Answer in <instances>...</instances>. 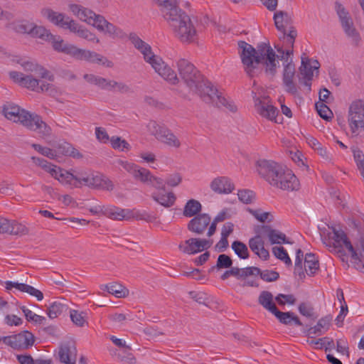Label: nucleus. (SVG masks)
<instances>
[{"mask_svg":"<svg viewBox=\"0 0 364 364\" xmlns=\"http://www.w3.org/2000/svg\"><path fill=\"white\" fill-rule=\"evenodd\" d=\"M30 36L50 42L53 50L68 55L77 60H84L92 63L101 64L107 68H112L113 63L100 54L89 50L77 48L76 46L65 43L60 36L53 35L45 26L33 23Z\"/></svg>","mask_w":364,"mask_h":364,"instance_id":"f257e3e1","label":"nucleus"},{"mask_svg":"<svg viewBox=\"0 0 364 364\" xmlns=\"http://www.w3.org/2000/svg\"><path fill=\"white\" fill-rule=\"evenodd\" d=\"M156 2L176 37L183 43L193 42L196 30L190 16L178 7L176 0H156Z\"/></svg>","mask_w":364,"mask_h":364,"instance_id":"f03ea898","label":"nucleus"},{"mask_svg":"<svg viewBox=\"0 0 364 364\" xmlns=\"http://www.w3.org/2000/svg\"><path fill=\"white\" fill-rule=\"evenodd\" d=\"M177 68L181 79L189 90L198 95L205 102H211L213 83L206 79L197 68L189 60L181 58L177 61Z\"/></svg>","mask_w":364,"mask_h":364,"instance_id":"7ed1b4c3","label":"nucleus"},{"mask_svg":"<svg viewBox=\"0 0 364 364\" xmlns=\"http://www.w3.org/2000/svg\"><path fill=\"white\" fill-rule=\"evenodd\" d=\"M3 112L8 119L20 123L28 130L37 132L42 137L49 136L52 134L50 127L36 112H31L12 104L4 105Z\"/></svg>","mask_w":364,"mask_h":364,"instance_id":"20e7f679","label":"nucleus"},{"mask_svg":"<svg viewBox=\"0 0 364 364\" xmlns=\"http://www.w3.org/2000/svg\"><path fill=\"white\" fill-rule=\"evenodd\" d=\"M240 49V56L245 71L250 77L255 76V70L258 68L262 60L255 51V48L244 41L237 43Z\"/></svg>","mask_w":364,"mask_h":364,"instance_id":"39448f33","label":"nucleus"},{"mask_svg":"<svg viewBox=\"0 0 364 364\" xmlns=\"http://www.w3.org/2000/svg\"><path fill=\"white\" fill-rule=\"evenodd\" d=\"M332 232L328 234V242L324 243L333 247L335 251L341 255H346L343 247H345L353 257L356 256V249L353 246L346 232L341 229L332 227Z\"/></svg>","mask_w":364,"mask_h":364,"instance_id":"423d86ee","label":"nucleus"},{"mask_svg":"<svg viewBox=\"0 0 364 364\" xmlns=\"http://www.w3.org/2000/svg\"><path fill=\"white\" fill-rule=\"evenodd\" d=\"M348 122L351 132L355 136L364 133V102L353 101L349 107Z\"/></svg>","mask_w":364,"mask_h":364,"instance_id":"0eeeda50","label":"nucleus"},{"mask_svg":"<svg viewBox=\"0 0 364 364\" xmlns=\"http://www.w3.org/2000/svg\"><path fill=\"white\" fill-rule=\"evenodd\" d=\"M151 133L159 141L175 148L181 146L179 139L165 125H160L155 121H151L148 124Z\"/></svg>","mask_w":364,"mask_h":364,"instance_id":"6e6552de","label":"nucleus"},{"mask_svg":"<svg viewBox=\"0 0 364 364\" xmlns=\"http://www.w3.org/2000/svg\"><path fill=\"white\" fill-rule=\"evenodd\" d=\"M3 342L15 350H26L34 343L35 337L28 331H23L21 333L2 338Z\"/></svg>","mask_w":364,"mask_h":364,"instance_id":"1a4fd4ad","label":"nucleus"},{"mask_svg":"<svg viewBox=\"0 0 364 364\" xmlns=\"http://www.w3.org/2000/svg\"><path fill=\"white\" fill-rule=\"evenodd\" d=\"M258 173L272 186L283 168L278 163L271 160H259L257 161Z\"/></svg>","mask_w":364,"mask_h":364,"instance_id":"9d476101","label":"nucleus"},{"mask_svg":"<svg viewBox=\"0 0 364 364\" xmlns=\"http://www.w3.org/2000/svg\"><path fill=\"white\" fill-rule=\"evenodd\" d=\"M272 186L284 191H293L299 188L300 183L291 170L282 168L274 182H272Z\"/></svg>","mask_w":364,"mask_h":364,"instance_id":"9b49d317","label":"nucleus"},{"mask_svg":"<svg viewBox=\"0 0 364 364\" xmlns=\"http://www.w3.org/2000/svg\"><path fill=\"white\" fill-rule=\"evenodd\" d=\"M212 244L213 240H211L191 237L181 242L178 245V249L184 254L194 255L208 250Z\"/></svg>","mask_w":364,"mask_h":364,"instance_id":"f8f14e48","label":"nucleus"},{"mask_svg":"<svg viewBox=\"0 0 364 364\" xmlns=\"http://www.w3.org/2000/svg\"><path fill=\"white\" fill-rule=\"evenodd\" d=\"M252 98L255 102V107L257 112L263 117H265L269 120H274L277 122L276 117L279 114L278 109L272 105H269L264 100H268V97H264L263 100L257 96V93L254 91L252 92Z\"/></svg>","mask_w":364,"mask_h":364,"instance_id":"ddd939ff","label":"nucleus"},{"mask_svg":"<svg viewBox=\"0 0 364 364\" xmlns=\"http://www.w3.org/2000/svg\"><path fill=\"white\" fill-rule=\"evenodd\" d=\"M295 72V65L292 59H290L289 62H287V63H284L282 75L283 84L285 86L286 92L293 95H296L298 93L297 86L293 80Z\"/></svg>","mask_w":364,"mask_h":364,"instance_id":"4468645a","label":"nucleus"},{"mask_svg":"<svg viewBox=\"0 0 364 364\" xmlns=\"http://www.w3.org/2000/svg\"><path fill=\"white\" fill-rule=\"evenodd\" d=\"M63 29L68 30L70 33H75L79 38L85 39L88 41L99 43V39L94 33H91L85 26L78 23L71 17H70Z\"/></svg>","mask_w":364,"mask_h":364,"instance_id":"2eb2a0df","label":"nucleus"},{"mask_svg":"<svg viewBox=\"0 0 364 364\" xmlns=\"http://www.w3.org/2000/svg\"><path fill=\"white\" fill-rule=\"evenodd\" d=\"M331 321L332 316L327 315L320 318L314 326L306 324L301 332L309 338H313L311 335L321 336L329 329Z\"/></svg>","mask_w":364,"mask_h":364,"instance_id":"dca6fc26","label":"nucleus"},{"mask_svg":"<svg viewBox=\"0 0 364 364\" xmlns=\"http://www.w3.org/2000/svg\"><path fill=\"white\" fill-rule=\"evenodd\" d=\"M73 172L66 171L65 173H61L60 176L65 179L66 183H69L75 188H80L81 186H85V183H89L92 171H73Z\"/></svg>","mask_w":364,"mask_h":364,"instance_id":"f3484780","label":"nucleus"},{"mask_svg":"<svg viewBox=\"0 0 364 364\" xmlns=\"http://www.w3.org/2000/svg\"><path fill=\"white\" fill-rule=\"evenodd\" d=\"M59 360L65 364H75L77 348L73 341H70L60 344L58 351Z\"/></svg>","mask_w":364,"mask_h":364,"instance_id":"a211bd4d","label":"nucleus"},{"mask_svg":"<svg viewBox=\"0 0 364 364\" xmlns=\"http://www.w3.org/2000/svg\"><path fill=\"white\" fill-rule=\"evenodd\" d=\"M41 15L54 26L63 29L70 18L65 13L55 11L49 7L41 9Z\"/></svg>","mask_w":364,"mask_h":364,"instance_id":"6ab92c4d","label":"nucleus"},{"mask_svg":"<svg viewBox=\"0 0 364 364\" xmlns=\"http://www.w3.org/2000/svg\"><path fill=\"white\" fill-rule=\"evenodd\" d=\"M210 216L208 213H202L193 217L188 223V230L197 235H202L210 223Z\"/></svg>","mask_w":364,"mask_h":364,"instance_id":"aec40b11","label":"nucleus"},{"mask_svg":"<svg viewBox=\"0 0 364 364\" xmlns=\"http://www.w3.org/2000/svg\"><path fill=\"white\" fill-rule=\"evenodd\" d=\"M211 190L218 194H229L235 189L231 180L226 176H218L210 183Z\"/></svg>","mask_w":364,"mask_h":364,"instance_id":"412c9836","label":"nucleus"},{"mask_svg":"<svg viewBox=\"0 0 364 364\" xmlns=\"http://www.w3.org/2000/svg\"><path fill=\"white\" fill-rule=\"evenodd\" d=\"M260 234L268 237L271 244H291L289 241L285 234L282 232L272 229L269 225H262L260 227Z\"/></svg>","mask_w":364,"mask_h":364,"instance_id":"4be33fe9","label":"nucleus"},{"mask_svg":"<svg viewBox=\"0 0 364 364\" xmlns=\"http://www.w3.org/2000/svg\"><path fill=\"white\" fill-rule=\"evenodd\" d=\"M5 288L7 290H11L12 288H15L21 292L26 293L30 296L36 297L38 301H41L43 299V294L41 291L27 284L7 281L5 282Z\"/></svg>","mask_w":364,"mask_h":364,"instance_id":"5701e85b","label":"nucleus"},{"mask_svg":"<svg viewBox=\"0 0 364 364\" xmlns=\"http://www.w3.org/2000/svg\"><path fill=\"white\" fill-rule=\"evenodd\" d=\"M85 186L106 191H112L114 188V185L109 178L97 173L95 174L93 172L90 177L89 183H85Z\"/></svg>","mask_w":364,"mask_h":364,"instance_id":"b1692460","label":"nucleus"},{"mask_svg":"<svg viewBox=\"0 0 364 364\" xmlns=\"http://www.w3.org/2000/svg\"><path fill=\"white\" fill-rule=\"evenodd\" d=\"M54 150L56 151V157L58 155H63L77 159L83 158V154L75 149L70 143L67 141L58 143L55 146Z\"/></svg>","mask_w":364,"mask_h":364,"instance_id":"393cba45","label":"nucleus"},{"mask_svg":"<svg viewBox=\"0 0 364 364\" xmlns=\"http://www.w3.org/2000/svg\"><path fill=\"white\" fill-rule=\"evenodd\" d=\"M213 91H209L210 94L213 93V100L211 102H206L207 104H213L218 107H225L228 108L232 112L237 111V107L228 102V100L219 93L218 89L213 85Z\"/></svg>","mask_w":364,"mask_h":364,"instance_id":"a878e982","label":"nucleus"},{"mask_svg":"<svg viewBox=\"0 0 364 364\" xmlns=\"http://www.w3.org/2000/svg\"><path fill=\"white\" fill-rule=\"evenodd\" d=\"M279 323L286 326H304L300 318L292 311L282 312L279 310L274 315Z\"/></svg>","mask_w":364,"mask_h":364,"instance_id":"bb28decb","label":"nucleus"},{"mask_svg":"<svg viewBox=\"0 0 364 364\" xmlns=\"http://www.w3.org/2000/svg\"><path fill=\"white\" fill-rule=\"evenodd\" d=\"M258 303L274 315L279 310L274 302L273 295L270 291H262L258 297Z\"/></svg>","mask_w":364,"mask_h":364,"instance_id":"cd10ccee","label":"nucleus"},{"mask_svg":"<svg viewBox=\"0 0 364 364\" xmlns=\"http://www.w3.org/2000/svg\"><path fill=\"white\" fill-rule=\"evenodd\" d=\"M304 269L307 275L313 277L319 269V261L314 253H306L304 257Z\"/></svg>","mask_w":364,"mask_h":364,"instance_id":"c85d7f7f","label":"nucleus"},{"mask_svg":"<svg viewBox=\"0 0 364 364\" xmlns=\"http://www.w3.org/2000/svg\"><path fill=\"white\" fill-rule=\"evenodd\" d=\"M129 38L134 48L139 50L146 59L147 54L151 53L152 49L150 45L142 41L135 33H131Z\"/></svg>","mask_w":364,"mask_h":364,"instance_id":"c756f323","label":"nucleus"},{"mask_svg":"<svg viewBox=\"0 0 364 364\" xmlns=\"http://www.w3.org/2000/svg\"><path fill=\"white\" fill-rule=\"evenodd\" d=\"M276 58L277 54L274 51L264 56V59H262L260 63V64H262L264 66L265 73L272 77L277 73V65L278 62H277Z\"/></svg>","mask_w":364,"mask_h":364,"instance_id":"7c9ffc66","label":"nucleus"},{"mask_svg":"<svg viewBox=\"0 0 364 364\" xmlns=\"http://www.w3.org/2000/svg\"><path fill=\"white\" fill-rule=\"evenodd\" d=\"M202 205L196 199L188 200L183 208V214L185 217L191 218L201 214Z\"/></svg>","mask_w":364,"mask_h":364,"instance_id":"2f4dec72","label":"nucleus"},{"mask_svg":"<svg viewBox=\"0 0 364 364\" xmlns=\"http://www.w3.org/2000/svg\"><path fill=\"white\" fill-rule=\"evenodd\" d=\"M151 198L161 205L165 208H170L174 205L176 196L173 192L161 195L152 193Z\"/></svg>","mask_w":364,"mask_h":364,"instance_id":"473e14b6","label":"nucleus"},{"mask_svg":"<svg viewBox=\"0 0 364 364\" xmlns=\"http://www.w3.org/2000/svg\"><path fill=\"white\" fill-rule=\"evenodd\" d=\"M298 311L301 315L305 316L311 321H315L318 317L314 307L309 302L300 303L298 306Z\"/></svg>","mask_w":364,"mask_h":364,"instance_id":"72a5a7b5","label":"nucleus"},{"mask_svg":"<svg viewBox=\"0 0 364 364\" xmlns=\"http://www.w3.org/2000/svg\"><path fill=\"white\" fill-rule=\"evenodd\" d=\"M348 224L353 230L357 231L359 242L364 240V218H355L353 216L348 218Z\"/></svg>","mask_w":364,"mask_h":364,"instance_id":"f704fd0d","label":"nucleus"},{"mask_svg":"<svg viewBox=\"0 0 364 364\" xmlns=\"http://www.w3.org/2000/svg\"><path fill=\"white\" fill-rule=\"evenodd\" d=\"M107 291L117 298H124L128 296L129 290L123 285L113 282L105 285Z\"/></svg>","mask_w":364,"mask_h":364,"instance_id":"c9c22d12","label":"nucleus"},{"mask_svg":"<svg viewBox=\"0 0 364 364\" xmlns=\"http://www.w3.org/2000/svg\"><path fill=\"white\" fill-rule=\"evenodd\" d=\"M68 309V305L58 301H54L48 306L47 309V314L50 318H55L62 313L67 311Z\"/></svg>","mask_w":364,"mask_h":364,"instance_id":"e433bc0d","label":"nucleus"},{"mask_svg":"<svg viewBox=\"0 0 364 364\" xmlns=\"http://www.w3.org/2000/svg\"><path fill=\"white\" fill-rule=\"evenodd\" d=\"M304 138L308 143V144L317 153L321 156L323 158L328 159L327 151L325 147H323L321 144L314 136L311 135L304 136Z\"/></svg>","mask_w":364,"mask_h":364,"instance_id":"4c0bfd02","label":"nucleus"},{"mask_svg":"<svg viewBox=\"0 0 364 364\" xmlns=\"http://www.w3.org/2000/svg\"><path fill=\"white\" fill-rule=\"evenodd\" d=\"M231 247L234 252L242 259L249 258L250 254L247 245L240 240L232 242Z\"/></svg>","mask_w":364,"mask_h":364,"instance_id":"58836bf2","label":"nucleus"},{"mask_svg":"<svg viewBox=\"0 0 364 364\" xmlns=\"http://www.w3.org/2000/svg\"><path fill=\"white\" fill-rule=\"evenodd\" d=\"M105 215L112 220H122L125 218V210L116 206H107L105 208Z\"/></svg>","mask_w":364,"mask_h":364,"instance_id":"ea45409f","label":"nucleus"},{"mask_svg":"<svg viewBox=\"0 0 364 364\" xmlns=\"http://www.w3.org/2000/svg\"><path fill=\"white\" fill-rule=\"evenodd\" d=\"M133 177L134 179L148 185L151 181L152 174L149 169L139 166L137 170L134 171Z\"/></svg>","mask_w":364,"mask_h":364,"instance_id":"a19ab883","label":"nucleus"},{"mask_svg":"<svg viewBox=\"0 0 364 364\" xmlns=\"http://www.w3.org/2000/svg\"><path fill=\"white\" fill-rule=\"evenodd\" d=\"M32 22L27 20H21L11 23L12 29L18 33L30 35V30L33 26Z\"/></svg>","mask_w":364,"mask_h":364,"instance_id":"79ce46f5","label":"nucleus"},{"mask_svg":"<svg viewBox=\"0 0 364 364\" xmlns=\"http://www.w3.org/2000/svg\"><path fill=\"white\" fill-rule=\"evenodd\" d=\"M163 78L175 85L179 82V78L175 72L166 65H164L161 70L158 73Z\"/></svg>","mask_w":364,"mask_h":364,"instance_id":"37998d69","label":"nucleus"},{"mask_svg":"<svg viewBox=\"0 0 364 364\" xmlns=\"http://www.w3.org/2000/svg\"><path fill=\"white\" fill-rule=\"evenodd\" d=\"M272 252L277 259L283 261L287 266L290 267L292 265L291 260L287 250L283 247L276 246L272 247Z\"/></svg>","mask_w":364,"mask_h":364,"instance_id":"c03bdc74","label":"nucleus"},{"mask_svg":"<svg viewBox=\"0 0 364 364\" xmlns=\"http://www.w3.org/2000/svg\"><path fill=\"white\" fill-rule=\"evenodd\" d=\"M316 109L318 112V115L324 120L329 122L332 119L333 117V114L332 111L330 109V108L325 105L324 103L321 102H316Z\"/></svg>","mask_w":364,"mask_h":364,"instance_id":"a18cd8bd","label":"nucleus"},{"mask_svg":"<svg viewBox=\"0 0 364 364\" xmlns=\"http://www.w3.org/2000/svg\"><path fill=\"white\" fill-rule=\"evenodd\" d=\"M299 71L301 74L304 76V78L307 80L308 81H311L313 77V69L309 64V59L301 58V65L299 68Z\"/></svg>","mask_w":364,"mask_h":364,"instance_id":"49530a36","label":"nucleus"},{"mask_svg":"<svg viewBox=\"0 0 364 364\" xmlns=\"http://www.w3.org/2000/svg\"><path fill=\"white\" fill-rule=\"evenodd\" d=\"M146 58V59H144L145 61L150 63L156 73H159L161 70V68L164 66V62L162 59L154 55L152 51L151 53L147 54Z\"/></svg>","mask_w":364,"mask_h":364,"instance_id":"de8ad7c7","label":"nucleus"},{"mask_svg":"<svg viewBox=\"0 0 364 364\" xmlns=\"http://www.w3.org/2000/svg\"><path fill=\"white\" fill-rule=\"evenodd\" d=\"M346 35L350 38L353 41V43L358 46L359 42L361 40L360 36L355 28L354 23H353V26L348 25L343 28H342Z\"/></svg>","mask_w":364,"mask_h":364,"instance_id":"09e8293b","label":"nucleus"},{"mask_svg":"<svg viewBox=\"0 0 364 364\" xmlns=\"http://www.w3.org/2000/svg\"><path fill=\"white\" fill-rule=\"evenodd\" d=\"M238 199L245 204H251L255 199V193L250 189L239 190Z\"/></svg>","mask_w":364,"mask_h":364,"instance_id":"8fccbe9b","label":"nucleus"},{"mask_svg":"<svg viewBox=\"0 0 364 364\" xmlns=\"http://www.w3.org/2000/svg\"><path fill=\"white\" fill-rule=\"evenodd\" d=\"M31 146L41 154L50 159H56V151L54 149L43 146L38 144H32Z\"/></svg>","mask_w":364,"mask_h":364,"instance_id":"3c124183","label":"nucleus"},{"mask_svg":"<svg viewBox=\"0 0 364 364\" xmlns=\"http://www.w3.org/2000/svg\"><path fill=\"white\" fill-rule=\"evenodd\" d=\"M23 80L21 86L33 91L38 92V85L41 81L34 78L32 75H26Z\"/></svg>","mask_w":364,"mask_h":364,"instance_id":"603ef678","label":"nucleus"},{"mask_svg":"<svg viewBox=\"0 0 364 364\" xmlns=\"http://www.w3.org/2000/svg\"><path fill=\"white\" fill-rule=\"evenodd\" d=\"M233 261L231 257L225 254H221L218 256L215 267L218 269H228L232 265Z\"/></svg>","mask_w":364,"mask_h":364,"instance_id":"864d4df0","label":"nucleus"},{"mask_svg":"<svg viewBox=\"0 0 364 364\" xmlns=\"http://www.w3.org/2000/svg\"><path fill=\"white\" fill-rule=\"evenodd\" d=\"M105 32L107 33L112 38H124L126 36V34L121 28L109 22L107 23Z\"/></svg>","mask_w":364,"mask_h":364,"instance_id":"5fc2aeb1","label":"nucleus"},{"mask_svg":"<svg viewBox=\"0 0 364 364\" xmlns=\"http://www.w3.org/2000/svg\"><path fill=\"white\" fill-rule=\"evenodd\" d=\"M112 146L114 149L129 150L130 149L129 144L124 139H122L119 136H112L110 139Z\"/></svg>","mask_w":364,"mask_h":364,"instance_id":"6e6d98bb","label":"nucleus"},{"mask_svg":"<svg viewBox=\"0 0 364 364\" xmlns=\"http://www.w3.org/2000/svg\"><path fill=\"white\" fill-rule=\"evenodd\" d=\"M255 51L262 60L264 57L274 52L273 49L269 45V43L262 42L257 44Z\"/></svg>","mask_w":364,"mask_h":364,"instance_id":"4d7b16f0","label":"nucleus"},{"mask_svg":"<svg viewBox=\"0 0 364 364\" xmlns=\"http://www.w3.org/2000/svg\"><path fill=\"white\" fill-rule=\"evenodd\" d=\"M107 23H108V21L104 16L95 13V16H92V22H90V24L95 26L100 31H105Z\"/></svg>","mask_w":364,"mask_h":364,"instance_id":"13d9d810","label":"nucleus"},{"mask_svg":"<svg viewBox=\"0 0 364 364\" xmlns=\"http://www.w3.org/2000/svg\"><path fill=\"white\" fill-rule=\"evenodd\" d=\"M83 314L84 312L79 313L77 310L70 311V317L71 321L74 324L80 327L84 326V324L86 322Z\"/></svg>","mask_w":364,"mask_h":364,"instance_id":"bf43d9fd","label":"nucleus"},{"mask_svg":"<svg viewBox=\"0 0 364 364\" xmlns=\"http://www.w3.org/2000/svg\"><path fill=\"white\" fill-rule=\"evenodd\" d=\"M28 233V228L23 224L15 220L12 221V225L10 230L11 235H25Z\"/></svg>","mask_w":364,"mask_h":364,"instance_id":"052dcab7","label":"nucleus"},{"mask_svg":"<svg viewBox=\"0 0 364 364\" xmlns=\"http://www.w3.org/2000/svg\"><path fill=\"white\" fill-rule=\"evenodd\" d=\"M248 244L250 250L257 255L262 246L264 245V242L259 235H256L249 240Z\"/></svg>","mask_w":364,"mask_h":364,"instance_id":"680f3d73","label":"nucleus"},{"mask_svg":"<svg viewBox=\"0 0 364 364\" xmlns=\"http://www.w3.org/2000/svg\"><path fill=\"white\" fill-rule=\"evenodd\" d=\"M260 278L267 282H274L279 278V274L276 271L266 269L262 271Z\"/></svg>","mask_w":364,"mask_h":364,"instance_id":"e2e57ef3","label":"nucleus"},{"mask_svg":"<svg viewBox=\"0 0 364 364\" xmlns=\"http://www.w3.org/2000/svg\"><path fill=\"white\" fill-rule=\"evenodd\" d=\"M350 257L356 269L360 272H364V258L362 252H358L356 250V256L353 257L352 255H350Z\"/></svg>","mask_w":364,"mask_h":364,"instance_id":"0e129e2a","label":"nucleus"},{"mask_svg":"<svg viewBox=\"0 0 364 364\" xmlns=\"http://www.w3.org/2000/svg\"><path fill=\"white\" fill-rule=\"evenodd\" d=\"M182 181V176L178 173H175L168 176L165 180L166 184L171 187L178 186Z\"/></svg>","mask_w":364,"mask_h":364,"instance_id":"69168bd1","label":"nucleus"},{"mask_svg":"<svg viewBox=\"0 0 364 364\" xmlns=\"http://www.w3.org/2000/svg\"><path fill=\"white\" fill-rule=\"evenodd\" d=\"M335 10L339 18V21L350 17L349 12L338 1L335 2Z\"/></svg>","mask_w":364,"mask_h":364,"instance_id":"338daca9","label":"nucleus"},{"mask_svg":"<svg viewBox=\"0 0 364 364\" xmlns=\"http://www.w3.org/2000/svg\"><path fill=\"white\" fill-rule=\"evenodd\" d=\"M92 16H95L94 11L84 6L82 7V11H80V14L79 16L80 20L90 24V22H92Z\"/></svg>","mask_w":364,"mask_h":364,"instance_id":"774afa93","label":"nucleus"}]
</instances>
